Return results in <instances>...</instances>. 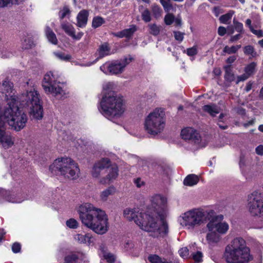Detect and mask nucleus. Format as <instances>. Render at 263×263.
<instances>
[{
    "instance_id": "26",
    "label": "nucleus",
    "mask_w": 263,
    "mask_h": 263,
    "mask_svg": "<svg viewBox=\"0 0 263 263\" xmlns=\"http://www.w3.org/2000/svg\"><path fill=\"white\" fill-rule=\"evenodd\" d=\"M45 34L49 42L54 45L58 44V40L55 33L48 26L46 27Z\"/></svg>"
},
{
    "instance_id": "3",
    "label": "nucleus",
    "mask_w": 263,
    "mask_h": 263,
    "mask_svg": "<svg viewBox=\"0 0 263 263\" xmlns=\"http://www.w3.org/2000/svg\"><path fill=\"white\" fill-rule=\"evenodd\" d=\"M116 85L111 82L103 84L105 94L100 102V111L109 120L121 117L126 110V106L123 97L114 90Z\"/></svg>"
},
{
    "instance_id": "60",
    "label": "nucleus",
    "mask_w": 263,
    "mask_h": 263,
    "mask_svg": "<svg viewBox=\"0 0 263 263\" xmlns=\"http://www.w3.org/2000/svg\"><path fill=\"white\" fill-rule=\"evenodd\" d=\"M246 25L249 28L250 31L254 29L252 25V21L250 19L248 18L246 20Z\"/></svg>"
},
{
    "instance_id": "63",
    "label": "nucleus",
    "mask_w": 263,
    "mask_h": 263,
    "mask_svg": "<svg viewBox=\"0 0 263 263\" xmlns=\"http://www.w3.org/2000/svg\"><path fill=\"white\" fill-rule=\"evenodd\" d=\"M237 112L240 115H244L245 114V109L242 108H238L237 110Z\"/></svg>"
},
{
    "instance_id": "12",
    "label": "nucleus",
    "mask_w": 263,
    "mask_h": 263,
    "mask_svg": "<svg viewBox=\"0 0 263 263\" xmlns=\"http://www.w3.org/2000/svg\"><path fill=\"white\" fill-rule=\"evenodd\" d=\"M210 213L211 217L207 219L209 222L206 224L208 231L214 230L219 235L226 234L229 229V226L227 222L221 221L223 218V215H216L212 210H210Z\"/></svg>"
},
{
    "instance_id": "16",
    "label": "nucleus",
    "mask_w": 263,
    "mask_h": 263,
    "mask_svg": "<svg viewBox=\"0 0 263 263\" xmlns=\"http://www.w3.org/2000/svg\"><path fill=\"white\" fill-rule=\"evenodd\" d=\"M110 54V48L108 44L105 43L99 46L95 56L96 59L92 62H88L86 63H82L79 65L81 66H90L95 64L98 60Z\"/></svg>"
},
{
    "instance_id": "5",
    "label": "nucleus",
    "mask_w": 263,
    "mask_h": 263,
    "mask_svg": "<svg viewBox=\"0 0 263 263\" xmlns=\"http://www.w3.org/2000/svg\"><path fill=\"white\" fill-rule=\"evenodd\" d=\"M224 257L227 263H247L252 259L250 249L241 237L234 238L226 247Z\"/></svg>"
},
{
    "instance_id": "48",
    "label": "nucleus",
    "mask_w": 263,
    "mask_h": 263,
    "mask_svg": "<svg viewBox=\"0 0 263 263\" xmlns=\"http://www.w3.org/2000/svg\"><path fill=\"white\" fill-rule=\"evenodd\" d=\"M193 259L196 262H200L202 260V253L200 251H197L196 253L193 254Z\"/></svg>"
},
{
    "instance_id": "32",
    "label": "nucleus",
    "mask_w": 263,
    "mask_h": 263,
    "mask_svg": "<svg viewBox=\"0 0 263 263\" xmlns=\"http://www.w3.org/2000/svg\"><path fill=\"white\" fill-rule=\"evenodd\" d=\"M234 12L233 11H230L228 13L222 15L220 17V21L223 24H227L229 21L231 19Z\"/></svg>"
},
{
    "instance_id": "64",
    "label": "nucleus",
    "mask_w": 263,
    "mask_h": 263,
    "mask_svg": "<svg viewBox=\"0 0 263 263\" xmlns=\"http://www.w3.org/2000/svg\"><path fill=\"white\" fill-rule=\"evenodd\" d=\"M176 24V25L177 26H181V20L180 18H177L176 20L174 19V21Z\"/></svg>"
},
{
    "instance_id": "42",
    "label": "nucleus",
    "mask_w": 263,
    "mask_h": 263,
    "mask_svg": "<svg viewBox=\"0 0 263 263\" xmlns=\"http://www.w3.org/2000/svg\"><path fill=\"white\" fill-rule=\"evenodd\" d=\"M103 256L109 263H114L116 259L115 256L113 254L108 252L105 254Z\"/></svg>"
},
{
    "instance_id": "36",
    "label": "nucleus",
    "mask_w": 263,
    "mask_h": 263,
    "mask_svg": "<svg viewBox=\"0 0 263 263\" xmlns=\"http://www.w3.org/2000/svg\"><path fill=\"white\" fill-rule=\"evenodd\" d=\"M78 260V257L74 254H71L65 257V263H77Z\"/></svg>"
},
{
    "instance_id": "40",
    "label": "nucleus",
    "mask_w": 263,
    "mask_h": 263,
    "mask_svg": "<svg viewBox=\"0 0 263 263\" xmlns=\"http://www.w3.org/2000/svg\"><path fill=\"white\" fill-rule=\"evenodd\" d=\"M225 69V79L229 81H233L234 79V76L231 72L230 67L229 66L226 67Z\"/></svg>"
},
{
    "instance_id": "21",
    "label": "nucleus",
    "mask_w": 263,
    "mask_h": 263,
    "mask_svg": "<svg viewBox=\"0 0 263 263\" xmlns=\"http://www.w3.org/2000/svg\"><path fill=\"white\" fill-rule=\"evenodd\" d=\"M220 239V235L214 230L208 231L205 237L206 243L210 246H213L218 243Z\"/></svg>"
},
{
    "instance_id": "14",
    "label": "nucleus",
    "mask_w": 263,
    "mask_h": 263,
    "mask_svg": "<svg viewBox=\"0 0 263 263\" xmlns=\"http://www.w3.org/2000/svg\"><path fill=\"white\" fill-rule=\"evenodd\" d=\"M110 166V161L108 158H102L96 162L92 167L91 174L93 177L98 178L105 173L106 169Z\"/></svg>"
},
{
    "instance_id": "51",
    "label": "nucleus",
    "mask_w": 263,
    "mask_h": 263,
    "mask_svg": "<svg viewBox=\"0 0 263 263\" xmlns=\"http://www.w3.org/2000/svg\"><path fill=\"white\" fill-rule=\"evenodd\" d=\"M21 246L18 242H15L12 246V250L14 253H18L21 250Z\"/></svg>"
},
{
    "instance_id": "31",
    "label": "nucleus",
    "mask_w": 263,
    "mask_h": 263,
    "mask_svg": "<svg viewBox=\"0 0 263 263\" xmlns=\"http://www.w3.org/2000/svg\"><path fill=\"white\" fill-rule=\"evenodd\" d=\"M241 48V45H235L232 46L231 47H229L228 46H226L223 48V51L228 54H232L236 53L239 49Z\"/></svg>"
},
{
    "instance_id": "22",
    "label": "nucleus",
    "mask_w": 263,
    "mask_h": 263,
    "mask_svg": "<svg viewBox=\"0 0 263 263\" xmlns=\"http://www.w3.org/2000/svg\"><path fill=\"white\" fill-rule=\"evenodd\" d=\"M203 110L212 117H215L220 112V108L215 104H210L202 107Z\"/></svg>"
},
{
    "instance_id": "57",
    "label": "nucleus",
    "mask_w": 263,
    "mask_h": 263,
    "mask_svg": "<svg viewBox=\"0 0 263 263\" xmlns=\"http://www.w3.org/2000/svg\"><path fill=\"white\" fill-rule=\"evenodd\" d=\"M99 249V251L102 254L103 256L105 254H106V253H107L108 252H107V248L105 246V245H104V244H101V245H100Z\"/></svg>"
},
{
    "instance_id": "30",
    "label": "nucleus",
    "mask_w": 263,
    "mask_h": 263,
    "mask_svg": "<svg viewBox=\"0 0 263 263\" xmlns=\"http://www.w3.org/2000/svg\"><path fill=\"white\" fill-rule=\"evenodd\" d=\"M53 54L57 58L62 61L67 62L71 59V56L70 54H65L61 52H54Z\"/></svg>"
},
{
    "instance_id": "7",
    "label": "nucleus",
    "mask_w": 263,
    "mask_h": 263,
    "mask_svg": "<svg viewBox=\"0 0 263 263\" xmlns=\"http://www.w3.org/2000/svg\"><path fill=\"white\" fill-rule=\"evenodd\" d=\"M52 172H58L65 178L76 179L80 172L78 164L70 158L63 157L55 159L50 166Z\"/></svg>"
},
{
    "instance_id": "28",
    "label": "nucleus",
    "mask_w": 263,
    "mask_h": 263,
    "mask_svg": "<svg viewBox=\"0 0 263 263\" xmlns=\"http://www.w3.org/2000/svg\"><path fill=\"white\" fill-rule=\"evenodd\" d=\"M198 181L199 178L197 175L191 174L184 179L183 183L186 185L193 186L196 184Z\"/></svg>"
},
{
    "instance_id": "54",
    "label": "nucleus",
    "mask_w": 263,
    "mask_h": 263,
    "mask_svg": "<svg viewBox=\"0 0 263 263\" xmlns=\"http://www.w3.org/2000/svg\"><path fill=\"white\" fill-rule=\"evenodd\" d=\"M251 31L254 34L256 35L258 37H261L263 36V31L261 30H255L253 29Z\"/></svg>"
},
{
    "instance_id": "41",
    "label": "nucleus",
    "mask_w": 263,
    "mask_h": 263,
    "mask_svg": "<svg viewBox=\"0 0 263 263\" xmlns=\"http://www.w3.org/2000/svg\"><path fill=\"white\" fill-rule=\"evenodd\" d=\"M233 24L236 31L239 32L240 33H242L243 32V24L241 23H240L236 21L235 19H234Z\"/></svg>"
},
{
    "instance_id": "55",
    "label": "nucleus",
    "mask_w": 263,
    "mask_h": 263,
    "mask_svg": "<svg viewBox=\"0 0 263 263\" xmlns=\"http://www.w3.org/2000/svg\"><path fill=\"white\" fill-rule=\"evenodd\" d=\"M256 153L260 156L263 155V145H259L255 148Z\"/></svg>"
},
{
    "instance_id": "6",
    "label": "nucleus",
    "mask_w": 263,
    "mask_h": 263,
    "mask_svg": "<svg viewBox=\"0 0 263 263\" xmlns=\"http://www.w3.org/2000/svg\"><path fill=\"white\" fill-rule=\"evenodd\" d=\"M22 105L29 108V114L31 119L40 120L43 117V108L39 92L34 89L27 91L22 94L20 99Z\"/></svg>"
},
{
    "instance_id": "11",
    "label": "nucleus",
    "mask_w": 263,
    "mask_h": 263,
    "mask_svg": "<svg viewBox=\"0 0 263 263\" xmlns=\"http://www.w3.org/2000/svg\"><path fill=\"white\" fill-rule=\"evenodd\" d=\"M42 87L46 93L58 96L63 93L62 84L58 81L57 76L51 71L45 74L42 82Z\"/></svg>"
},
{
    "instance_id": "15",
    "label": "nucleus",
    "mask_w": 263,
    "mask_h": 263,
    "mask_svg": "<svg viewBox=\"0 0 263 263\" xmlns=\"http://www.w3.org/2000/svg\"><path fill=\"white\" fill-rule=\"evenodd\" d=\"M105 173L107 175L100 178L99 182L102 184H108L115 180L118 176V168L116 165H111L108 166Z\"/></svg>"
},
{
    "instance_id": "8",
    "label": "nucleus",
    "mask_w": 263,
    "mask_h": 263,
    "mask_svg": "<svg viewBox=\"0 0 263 263\" xmlns=\"http://www.w3.org/2000/svg\"><path fill=\"white\" fill-rule=\"evenodd\" d=\"M211 217L210 210L194 209L182 213L179 217L180 224L187 229H193L207 221Z\"/></svg>"
},
{
    "instance_id": "13",
    "label": "nucleus",
    "mask_w": 263,
    "mask_h": 263,
    "mask_svg": "<svg viewBox=\"0 0 263 263\" xmlns=\"http://www.w3.org/2000/svg\"><path fill=\"white\" fill-rule=\"evenodd\" d=\"M248 208L252 216H260L263 213V195L254 192L248 196Z\"/></svg>"
},
{
    "instance_id": "9",
    "label": "nucleus",
    "mask_w": 263,
    "mask_h": 263,
    "mask_svg": "<svg viewBox=\"0 0 263 263\" xmlns=\"http://www.w3.org/2000/svg\"><path fill=\"white\" fill-rule=\"evenodd\" d=\"M165 126L164 113L161 108H156L145 118L144 128L147 134L156 136L162 133Z\"/></svg>"
},
{
    "instance_id": "10",
    "label": "nucleus",
    "mask_w": 263,
    "mask_h": 263,
    "mask_svg": "<svg viewBox=\"0 0 263 263\" xmlns=\"http://www.w3.org/2000/svg\"><path fill=\"white\" fill-rule=\"evenodd\" d=\"M134 60L130 55H128L119 60L107 62L100 66V70L106 74H118L122 73L125 67Z\"/></svg>"
},
{
    "instance_id": "49",
    "label": "nucleus",
    "mask_w": 263,
    "mask_h": 263,
    "mask_svg": "<svg viewBox=\"0 0 263 263\" xmlns=\"http://www.w3.org/2000/svg\"><path fill=\"white\" fill-rule=\"evenodd\" d=\"M179 253L182 258H187L189 255V250L186 247L182 248L179 250Z\"/></svg>"
},
{
    "instance_id": "1",
    "label": "nucleus",
    "mask_w": 263,
    "mask_h": 263,
    "mask_svg": "<svg viewBox=\"0 0 263 263\" xmlns=\"http://www.w3.org/2000/svg\"><path fill=\"white\" fill-rule=\"evenodd\" d=\"M155 211H143L138 208H126L123 216L134 222L142 230L151 233L154 237H164L168 232V225L164 218L167 216V199L160 195H155L151 199Z\"/></svg>"
},
{
    "instance_id": "43",
    "label": "nucleus",
    "mask_w": 263,
    "mask_h": 263,
    "mask_svg": "<svg viewBox=\"0 0 263 263\" xmlns=\"http://www.w3.org/2000/svg\"><path fill=\"white\" fill-rule=\"evenodd\" d=\"M23 1V0H0V7H4L10 3L12 4H18Z\"/></svg>"
},
{
    "instance_id": "50",
    "label": "nucleus",
    "mask_w": 263,
    "mask_h": 263,
    "mask_svg": "<svg viewBox=\"0 0 263 263\" xmlns=\"http://www.w3.org/2000/svg\"><path fill=\"white\" fill-rule=\"evenodd\" d=\"M134 183L137 187H141L145 185L144 181L142 180L141 178H136L134 179Z\"/></svg>"
},
{
    "instance_id": "29",
    "label": "nucleus",
    "mask_w": 263,
    "mask_h": 263,
    "mask_svg": "<svg viewBox=\"0 0 263 263\" xmlns=\"http://www.w3.org/2000/svg\"><path fill=\"white\" fill-rule=\"evenodd\" d=\"M256 66L257 63L256 62H251L245 67V72L247 73V74L251 77L256 72Z\"/></svg>"
},
{
    "instance_id": "17",
    "label": "nucleus",
    "mask_w": 263,
    "mask_h": 263,
    "mask_svg": "<svg viewBox=\"0 0 263 263\" xmlns=\"http://www.w3.org/2000/svg\"><path fill=\"white\" fill-rule=\"evenodd\" d=\"M181 136L183 139L195 143H198L200 140V136L198 133L192 127L183 129L181 132Z\"/></svg>"
},
{
    "instance_id": "34",
    "label": "nucleus",
    "mask_w": 263,
    "mask_h": 263,
    "mask_svg": "<svg viewBox=\"0 0 263 263\" xmlns=\"http://www.w3.org/2000/svg\"><path fill=\"white\" fill-rule=\"evenodd\" d=\"M152 10L153 15L156 18H158L161 16L162 10L159 6L155 5H153Z\"/></svg>"
},
{
    "instance_id": "47",
    "label": "nucleus",
    "mask_w": 263,
    "mask_h": 263,
    "mask_svg": "<svg viewBox=\"0 0 263 263\" xmlns=\"http://www.w3.org/2000/svg\"><path fill=\"white\" fill-rule=\"evenodd\" d=\"M174 21V16L171 13L167 14L164 17V22L167 25H170Z\"/></svg>"
},
{
    "instance_id": "58",
    "label": "nucleus",
    "mask_w": 263,
    "mask_h": 263,
    "mask_svg": "<svg viewBox=\"0 0 263 263\" xmlns=\"http://www.w3.org/2000/svg\"><path fill=\"white\" fill-rule=\"evenodd\" d=\"M249 77L250 76L248 74H247V73L245 72V73L238 76L237 79L238 81H243L248 79Z\"/></svg>"
},
{
    "instance_id": "53",
    "label": "nucleus",
    "mask_w": 263,
    "mask_h": 263,
    "mask_svg": "<svg viewBox=\"0 0 263 263\" xmlns=\"http://www.w3.org/2000/svg\"><path fill=\"white\" fill-rule=\"evenodd\" d=\"M197 53V48L196 47L188 48L186 50V53L189 56H193L196 54Z\"/></svg>"
},
{
    "instance_id": "23",
    "label": "nucleus",
    "mask_w": 263,
    "mask_h": 263,
    "mask_svg": "<svg viewBox=\"0 0 263 263\" xmlns=\"http://www.w3.org/2000/svg\"><path fill=\"white\" fill-rule=\"evenodd\" d=\"M136 30L137 28L136 26L132 25L129 28L125 29L121 31L114 33V35L120 38L124 37H129L133 35Z\"/></svg>"
},
{
    "instance_id": "33",
    "label": "nucleus",
    "mask_w": 263,
    "mask_h": 263,
    "mask_svg": "<svg viewBox=\"0 0 263 263\" xmlns=\"http://www.w3.org/2000/svg\"><path fill=\"white\" fill-rule=\"evenodd\" d=\"M149 32L153 35H157L160 32V27L155 24H150L148 26Z\"/></svg>"
},
{
    "instance_id": "61",
    "label": "nucleus",
    "mask_w": 263,
    "mask_h": 263,
    "mask_svg": "<svg viewBox=\"0 0 263 263\" xmlns=\"http://www.w3.org/2000/svg\"><path fill=\"white\" fill-rule=\"evenodd\" d=\"M252 87V83L251 82H249L246 86L245 90L246 92H249L251 89Z\"/></svg>"
},
{
    "instance_id": "52",
    "label": "nucleus",
    "mask_w": 263,
    "mask_h": 263,
    "mask_svg": "<svg viewBox=\"0 0 263 263\" xmlns=\"http://www.w3.org/2000/svg\"><path fill=\"white\" fill-rule=\"evenodd\" d=\"M175 38L177 41L179 42L182 41L184 38V34L179 31H175L174 32Z\"/></svg>"
},
{
    "instance_id": "27",
    "label": "nucleus",
    "mask_w": 263,
    "mask_h": 263,
    "mask_svg": "<svg viewBox=\"0 0 263 263\" xmlns=\"http://www.w3.org/2000/svg\"><path fill=\"white\" fill-rule=\"evenodd\" d=\"M243 52L245 55L249 57L250 59L256 58L258 54L252 45H247L243 47Z\"/></svg>"
},
{
    "instance_id": "24",
    "label": "nucleus",
    "mask_w": 263,
    "mask_h": 263,
    "mask_svg": "<svg viewBox=\"0 0 263 263\" xmlns=\"http://www.w3.org/2000/svg\"><path fill=\"white\" fill-rule=\"evenodd\" d=\"M88 12L85 10L81 11L78 14L77 25L81 28L84 27L87 24Z\"/></svg>"
},
{
    "instance_id": "37",
    "label": "nucleus",
    "mask_w": 263,
    "mask_h": 263,
    "mask_svg": "<svg viewBox=\"0 0 263 263\" xmlns=\"http://www.w3.org/2000/svg\"><path fill=\"white\" fill-rule=\"evenodd\" d=\"M66 226L70 229H77L79 226L78 222L74 218H70L66 221Z\"/></svg>"
},
{
    "instance_id": "35",
    "label": "nucleus",
    "mask_w": 263,
    "mask_h": 263,
    "mask_svg": "<svg viewBox=\"0 0 263 263\" xmlns=\"http://www.w3.org/2000/svg\"><path fill=\"white\" fill-rule=\"evenodd\" d=\"M104 23L105 21L102 17L99 16L95 17L92 20V26L96 28L101 26Z\"/></svg>"
},
{
    "instance_id": "4",
    "label": "nucleus",
    "mask_w": 263,
    "mask_h": 263,
    "mask_svg": "<svg viewBox=\"0 0 263 263\" xmlns=\"http://www.w3.org/2000/svg\"><path fill=\"white\" fill-rule=\"evenodd\" d=\"M78 212L82 223L96 234L103 235L108 231V217L101 209L85 203L79 206Z\"/></svg>"
},
{
    "instance_id": "59",
    "label": "nucleus",
    "mask_w": 263,
    "mask_h": 263,
    "mask_svg": "<svg viewBox=\"0 0 263 263\" xmlns=\"http://www.w3.org/2000/svg\"><path fill=\"white\" fill-rule=\"evenodd\" d=\"M241 37V36L240 34H236L233 36H231L230 39V42H235L238 40H239Z\"/></svg>"
},
{
    "instance_id": "46",
    "label": "nucleus",
    "mask_w": 263,
    "mask_h": 263,
    "mask_svg": "<svg viewBox=\"0 0 263 263\" xmlns=\"http://www.w3.org/2000/svg\"><path fill=\"white\" fill-rule=\"evenodd\" d=\"M148 259L151 263H165L162 262L161 258L156 255H150Z\"/></svg>"
},
{
    "instance_id": "62",
    "label": "nucleus",
    "mask_w": 263,
    "mask_h": 263,
    "mask_svg": "<svg viewBox=\"0 0 263 263\" xmlns=\"http://www.w3.org/2000/svg\"><path fill=\"white\" fill-rule=\"evenodd\" d=\"M236 59V58L235 56H232L228 58L227 61L229 63H233Z\"/></svg>"
},
{
    "instance_id": "45",
    "label": "nucleus",
    "mask_w": 263,
    "mask_h": 263,
    "mask_svg": "<svg viewBox=\"0 0 263 263\" xmlns=\"http://www.w3.org/2000/svg\"><path fill=\"white\" fill-rule=\"evenodd\" d=\"M160 2L163 6L165 11H168L172 8V6L170 3V0H160Z\"/></svg>"
},
{
    "instance_id": "18",
    "label": "nucleus",
    "mask_w": 263,
    "mask_h": 263,
    "mask_svg": "<svg viewBox=\"0 0 263 263\" xmlns=\"http://www.w3.org/2000/svg\"><path fill=\"white\" fill-rule=\"evenodd\" d=\"M2 194L6 201L11 203H21L25 199L21 192L3 191Z\"/></svg>"
},
{
    "instance_id": "39",
    "label": "nucleus",
    "mask_w": 263,
    "mask_h": 263,
    "mask_svg": "<svg viewBox=\"0 0 263 263\" xmlns=\"http://www.w3.org/2000/svg\"><path fill=\"white\" fill-rule=\"evenodd\" d=\"M142 20L145 22H149L151 21V12L148 9H145L141 14Z\"/></svg>"
},
{
    "instance_id": "56",
    "label": "nucleus",
    "mask_w": 263,
    "mask_h": 263,
    "mask_svg": "<svg viewBox=\"0 0 263 263\" xmlns=\"http://www.w3.org/2000/svg\"><path fill=\"white\" fill-rule=\"evenodd\" d=\"M227 32V30L225 27L220 26L218 29V33L220 36H223Z\"/></svg>"
},
{
    "instance_id": "38",
    "label": "nucleus",
    "mask_w": 263,
    "mask_h": 263,
    "mask_svg": "<svg viewBox=\"0 0 263 263\" xmlns=\"http://www.w3.org/2000/svg\"><path fill=\"white\" fill-rule=\"evenodd\" d=\"M33 42L29 38H25L22 42V48L25 49H29L32 47Z\"/></svg>"
},
{
    "instance_id": "2",
    "label": "nucleus",
    "mask_w": 263,
    "mask_h": 263,
    "mask_svg": "<svg viewBox=\"0 0 263 263\" xmlns=\"http://www.w3.org/2000/svg\"><path fill=\"white\" fill-rule=\"evenodd\" d=\"M12 87V83L7 80L0 85V97L5 95V99L7 102L4 109H2L1 105L0 107L8 125L11 129L18 132L26 126L28 117L18 106L21 97L18 98L14 93L10 95L13 91Z\"/></svg>"
},
{
    "instance_id": "19",
    "label": "nucleus",
    "mask_w": 263,
    "mask_h": 263,
    "mask_svg": "<svg viewBox=\"0 0 263 263\" xmlns=\"http://www.w3.org/2000/svg\"><path fill=\"white\" fill-rule=\"evenodd\" d=\"M74 240L79 244H85L89 246L94 242V238L90 233L85 234L78 233L73 236Z\"/></svg>"
},
{
    "instance_id": "25",
    "label": "nucleus",
    "mask_w": 263,
    "mask_h": 263,
    "mask_svg": "<svg viewBox=\"0 0 263 263\" xmlns=\"http://www.w3.org/2000/svg\"><path fill=\"white\" fill-rule=\"evenodd\" d=\"M116 192V189L113 186H111L106 189L100 193L101 200L105 201L107 200L108 197L113 195Z\"/></svg>"
},
{
    "instance_id": "20",
    "label": "nucleus",
    "mask_w": 263,
    "mask_h": 263,
    "mask_svg": "<svg viewBox=\"0 0 263 263\" xmlns=\"http://www.w3.org/2000/svg\"><path fill=\"white\" fill-rule=\"evenodd\" d=\"M61 28L64 30L65 33L71 36L73 39L77 40H80L83 35V33L82 32H80L76 35L74 27L69 23H62L61 24Z\"/></svg>"
},
{
    "instance_id": "44",
    "label": "nucleus",
    "mask_w": 263,
    "mask_h": 263,
    "mask_svg": "<svg viewBox=\"0 0 263 263\" xmlns=\"http://www.w3.org/2000/svg\"><path fill=\"white\" fill-rule=\"evenodd\" d=\"M70 12L68 7L65 6L59 12V17L61 19H63L69 15Z\"/></svg>"
}]
</instances>
